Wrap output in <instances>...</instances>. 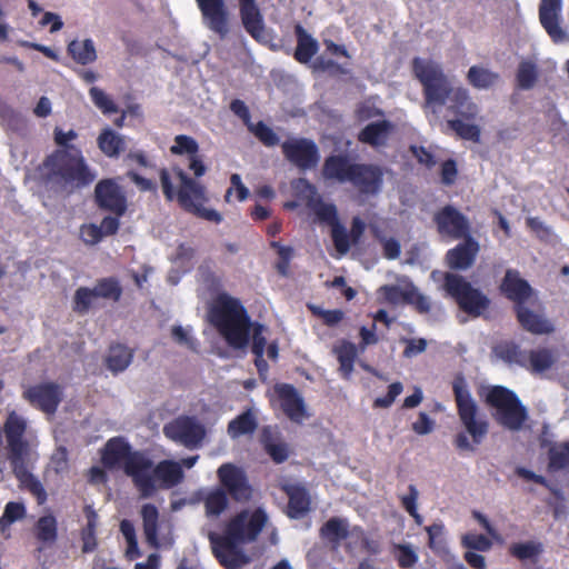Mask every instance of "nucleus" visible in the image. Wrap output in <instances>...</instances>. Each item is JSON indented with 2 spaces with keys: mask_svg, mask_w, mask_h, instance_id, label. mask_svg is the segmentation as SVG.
Returning <instances> with one entry per match:
<instances>
[{
  "mask_svg": "<svg viewBox=\"0 0 569 569\" xmlns=\"http://www.w3.org/2000/svg\"><path fill=\"white\" fill-rule=\"evenodd\" d=\"M77 138L78 133L73 129L64 132L58 127L54 128L53 139L58 148L40 166L43 183L57 193H74L96 179V173L88 166L81 149L69 143Z\"/></svg>",
  "mask_w": 569,
  "mask_h": 569,
  "instance_id": "nucleus-1",
  "label": "nucleus"
},
{
  "mask_svg": "<svg viewBox=\"0 0 569 569\" xmlns=\"http://www.w3.org/2000/svg\"><path fill=\"white\" fill-rule=\"evenodd\" d=\"M412 71L422 84L427 103L443 106L448 101V110L458 116V119L472 121L477 118L479 109L468 90L451 87L437 62L417 57L412 60Z\"/></svg>",
  "mask_w": 569,
  "mask_h": 569,
  "instance_id": "nucleus-2",
  "label": "nucleus"
},
{
  "mask_svg": "<svg viewBox=\"0 0 569 569\" xmlns=\"http://www.w3.org/2000/svg\"><path fill=\"white\" fill-rule=\"evenodd\" d=\"M268 520L267 513L258 508L249 513L242 510L229 520L223 535L210 533L212 551L226 569H239L247 563V558L238 546L254 541Z\"/></svg>",
  "mask_w": 569,
  "mask_h": 569,
  "instance_id": "nucleus-3",
  "label": "nucleus"
},
{
  "mask_svg": "<svg viewBox=\"0 0 569 569\" xmlns=\"http://www.w3.org/2000/svg\"><path fill=\"white\" fill-rule=\"evenodd\" d=\"M101 463L109 470L122 467L142 498H150L156 493L154 480L150 475L151 458L143 451L132 450L124 438L113 437L106 442L101 450Z\"/></svg>",
  "mask_w": 569,
  "mask_h": 569,
  "instance_id": "nucleus-4",
  "label": "nucleus"
},
{
  "mask_svg": "<svg viewBox=\"0 0 569 569\" xmlns=\"http://www.w3.org/2000/svg\"><path fill=\"white\" fill-rule=\"evenodd\" d=\"M210 321L234 350H243L249 346L251 337V319L241 301L227 293H220L209 312Z\"/></svg>",
  "mask_w": 569,
  "mask_h": 569,
  "instance_id": "nucleus-5",
  "label": "nucleus"
},
{
  "mask_svg": "<svg viewBox=\"0 0 569 569\" xmlns=\"http://www.w3.org/2000/svg\"><path fill=\"white\" fill-rule=\"evenodd\" d=\"M217 477L220 487L199 492L208 518L219 517L228 508V495L237 502H246L252 497V488L242 468L231 462L222 463Z\"/></svg>",
  "mask_w": 569,
  "mask_h": 569,
  "instance_id": "nucleus-6",
  "label": "nucleus"
},
{
  "mask_svg": "<svg viewBox=\"0 0 569 569\" xmlns=\"http://www.w3.org/2000/svg\"><path fill=\"white\" fill-rule=\"evenodd\" d=\"M174 174L180 186L174 189L169 171L162 168L159 171V178L164 198L168 201L178 200L179 206L187 212L194 214L203 220L220 223L222 216L214 209L206 208L203 204L208 201L206 188L194 179L190 178L181 168H176Z\"/></svg>",
  "mask_w": 569,
  "mask_h": 569,
  "instance_id": "nucleus-7",
  "label": "nucleus"
},
{
  "mask_svg": "<svg viewBox=\"0 0 569 569\" xmlns=\"http://www.w3.org/2000/svg\"><path fill=\"white\" fill-rule=\"evenodd\" d=\"M486 402L496 409L493 418L498 425L510 431L523 428L528 411L512 390L503 386H493L486 396Z\"/></svg>",
  "mask_w": 569,
  "mask_h": 569,
  "instance_id": "nucleus-8",
  "label": "nucleus"
},
{
  "mask_svg": "<svg viewBox=\"0 0 569 569\" xmlns=\"http://www.w3.org/2000/svg\"><path fill=\"white\" fill-rule=\"evenodd\" d=\"M441 287L462 311L472 317L481 316L490 307V299L461 274L445 272Z\"/></svg>",
  "mask_w": 569,
  "mask_h": 569,
  "instance_id": "nucleus-9",
  "label": "nucleus"
},
{
  "mask_svg": "<svg viewBox=\"0 0 569 569\" xmlns=\"http://www.w3.org/2000/svg\"><path fill=\"white\" fill-rule=\"evenodd\" d=\"M311 194L306 199V207L315 214L320 224L329 226L331 229V239L338 253L346 254L350 250L348 231L340 222L337 206L332 202L323 201L322 197L316 191L315 186L307 182Z\"/></svg>",
  "mask_w": 569,
  "mask_h": 569,
  "instance_id": "nucleus-10",
  "label": "nucleus"
},
{
  "mask_svg": "<svg viewBox=\"0 0 569 569\" xmlns=\"http://www.w3.org/2000/svg\"><path fill=\"white\" fill-rule=\"evenodd\" d=\"M452 391L457 405L458 416L465 426L467 432L471 436L476 445L481 443L488 433V421L478 419V406L472 399L466 379L462 375L455 377L452 382Z\"/></svg>",
  "mask_w": 569,
  "mask_h": 569,
  "instance_id": "nucleus-11",
  "label": "nucleus"
},
{
  "mask_svg": "<svg viewBox=\"0 0 569 569\" xmlns=\"http://www.w3.org/2000/svg\"><path fill=\"white\" fill-rule=\"evenodd\" d=\"M28 428L27 420L16 411H10L3 423L10 466L26 461L29 443L24 438Z\"/></svg>",
  "mask_w": 569,
  "mask_h": 569,
  "instance_id": "nucleus-12",
  "label": "nucleus"
},
{
  "mask_svg": "<svg viewBox=\"0 0 569 569\" xmlns=\"http://www.w3.org/2000/svg\"><path fill=\"white\" fill-rule=\"evenodd\" d=\"M164 436L186 448L196 449L202 445L206 428L196 417L179 416L163 427Z\"/></svg>",
  "mask_w": 569,
  "mask_h": 569,
  "instance_id": "nucleus-13",
  "label": "nucleus"
},
{
  "mask_svg": "<svg viewBox=\"0 0 569 569\" xmlns=\"http://www.w3.org/2000/svg\"><path fill=\"white\" fill-rule=\"evenodd\" d=\"M281 151L287 161L300 171L315 169L320 161L317 143L308 138H290L281 143Z\"/></svg>",
  "mask_w": 569,
  "mask_h": 569,
  "instance_id": "nucleus-14",
  "label": "nucleus"
},
{
  "mask_svg": "<svg viewBox=\"0 0 569 569\" xmlns=\"http://www.w3.org/2000/svg\"><path fill=\"white\" fill-rule=\"evenodd\" d=\"M22 398L31 407L53 415L63 399V390L56 382L48 381L23 388Z\"/></svg>",
  "mask_w": 569,
  "mask_h": 569,
  "instance_id": "nucleus-15",
  "label": "nucleus"
},
{
  "mask_svg": "<svg viewBox=\"0 0 569 569\" xmlns=\"http://www.w3.org/2000/svg\"><path fill=\"white\" fill-rule=\"evenodd\" d=\"M433 222L439 234L459 240L471 234L469 219L451 204H447L433 214Z\"/></svg>",
  "mask_w": 569,
  "mask_h": 569,
  "instance_id": "nucleus-16",
  "label": "nucleus"
},
{
  "mask_svg": "<svg viewBox=\"0 0 569 569\" xmlns=\"http://www.w3.org/2000/svg\"><path fill=\"white\" fill-rule=\"evenodd\" d=\"M94 201L104 211L122 217L127 209V196L113 179L100 180L94 188Z\"/></svg>",
  "mask_w": 569,
  "mask_h": 569,
  "instance_id": "nucleus-17",
  "label": "nucleus"
},
{
  "mask_svg": "<svg viewBox=\"0 0 569 569\" xmlns=\"http://www.w3.org/2000/svg\"><path fill=\"white\" fill-rule=\"evenodd\" d=\"M516 319L522 330L533 336H549L556 331L555 322L547 317L542 307L532 310L526 305L513 306Z\"/></svg>",
  "mask_w": 569,
  "mask_h": 569,
  "instance_id": "nucleus-18",
  "label": "nucleus"
},
{
  "mask_svg": "<svg viewBox=\"0 0 569 569\" xmlns=\"http://www.w3.org/2000/svg\"><path fill=\"white\" fill-rule=\"evenodd\" d=\"M203 24L221 39L229 33V12L224 0H196Z\"/></svg>",
  "mask_w": 569,
  "mask_h": 569,
  "instance_id": "nucleus-19",
  "label": "nucleus"
},
{
  "mask_svg": "<svg viewBox=\"0 0 569 569\" xmlns=\"http://www.w3.org/2000/svg\"><path fill=\"white\" fill-rule=\"evenodd\" d=\"M362 196H377L383 184L382 169L372 163H356L349 181Z\"/></svg>",
  "mask_w": 569,
  "mask_h": 569,
  "instance_id": "nucleus-20",
  "label": "nucleus"
},
{
  "mask_svg": "<svg viewBox=\"0 0 569 569\" xmlns=\"http://www.w3.org/2000/svg\"><path fill=\"white\" fill-rule=\"evenodd\" d=\"M461 240L462 242H459L456 247L446 252V264L451 270L463 271L469 269L475 263L479 253V242L472 236Z\"/></svg>",
  "mask_w": 569,
  "mask_h": 569,
  "instance_id": "nucleus-21",
  "label": "nucleus"
},
{
  "mask_svg": "<svg viewBox=\"0 0 569 569\" xmlns=\"http://www.w3.org/2000/svg\"><path fill=\"white\" fill-rule=\"evenodd\" d=\"M238 2L240 19L244 30L257 42L264 43L267 41L266 26L256 0H238Z\"/></svg>",
  "mask_w": 569,
  "mask_h": 569,
  "instance_id": "nucleus-22",
  "label": "nucleus"
},
{
  "mask_svg": "<svg viewBox=\"0 0 569 569\" xmlns=\"http://www.w3.org/2000/svg\"><path fill=\"white\" fill-rule=\"evenodd\" d=\"M499 288L501 293L513 302V306L526 305L533 295L530 283L521 278L519 271L515 269L506 271Z\"/></svg>",
  "mask_w": 569,
  "mask_h": 569,
  "instance_id": "nucleus-23",
  "label": "nucleus"
},
{
  "mask_svg": "<svg viewBox=\"0 0 569 569\" xmlns=\"http://www.w3.org/2000/svg\"><path fill=\"white\" fill-rule=\"evenodd\" d=\"M560 10L561 0H541L539 6L540 23L555 43H561L568 39L559 23Z\"/></svg>",
  "mask_w": 569,
  "mask_h": 569,
  "instance_id": "nucleus-24",
  "label": "nucleus"
},
{
  "mask_svg": "<svg viewBox=\"0 0 569 569\" xmlns=\"http://www.w3.org/2000/svg\"><path fill=\"white\" fill-rule=\"evenodd\" d=\"M274 391L282 411L290 420L301 422L307 417L305 401L292 385H276Z\"/></svg>",
  "mask_w": 569,
  "mask_h": 569,
  "instance_id": "nucleus-25",
  "label": "nucleus"
},
{
  "mask_svg": "<svg viewBox=\"0 0 569 569\" xmlns=\"http://www.w3.org/2000/svg\"><path fill=\"white\" fill-rule=\"evenodd\" d=\"M150 475L153 477L156 490L158 489L157 482L161 489H171L178 486L184 477L180 462L169 459L161 460L156 466L152 465Z\"/></svg>",
  "mask_w": 569,
  "mask_h": 569,
  "instance_id": "nucleus-26",
  "label": "nucleus"
},
{
  "mask_svg": "<svg viewBox=\"0 0 569 569\" xmlns=\"http://www.w3.org/2000/svg\"><path fill=\"white\" fill-rule=\"evenodd\" d=\"M357 162H352L348 154H331L325 159L322 176L326 180L340 183L349 182Z\"/></svg>",
  "mask_w": 569,
  "mask_h": 569,
  "instance_id": "nucleus-27",
  "label": "nucleus"
},
{
  "mask_svg": "<svg viewBox=\"0 0 569 569\" xmlns=\"http://www.w3.org/2000/svg\"><path fill=\"white\" fill-rule=\"evenodd\" d=\"M385 291L389 300L396 301L402 299L408 305L413 306L419 313H428L431 310L429 298L419 292L412 284L406 289H401L397 286H386Z\"/></svg>",
  "mask_w": 569,
  "mask_h": 569,
  "instance_id": "nucleus-28",
  "label": "nucleus"
},
{
  "mask_svg": "<svg viewBox=\"0 0 569 569\" xmlns=\"http://www.w3.org/2000/svg\"><path fill=\"white\" fill-rule=\"evenodd\" d=\"M283 489L288 496V516L292 519H299L307 515L311 505L308 490L300 485H288Z\"/></svg>",
  "mask_w": 569,
  "mask_h": 569,
  "instance_id": "nucleus-29",
  "label": "nucleus"
},
{
  "mask_svg": "<svg viewBox=\"0 0 569 569\" xmlns=\"http://www.w3.org/2000/svg\"><path fill=\"white\" fill-rule=\"evenodd\" d=\"M278 433L273 427L264 426L260 433V443L274 463L284 462L290 455L289 446L283 441H278Z\"/></svg>",
  "mask_w": 569,
  "mask_h": 569,
  "instance_id": "nucleus-30",
  "label": "nucleus"
},
{
  "mask_svg": "<svg viewBox=\"0 0 569 569\" xmlns=\"http://www.w3.org/2000/svg\"><path fill=\"white\" fill-rule=\"evenodd\" d=\"M293 32L297 40L293 58L299 63L307 64L318 52L319 43L300 23L295 24Z\"/></svg>",
  "mask_w": 569,
  "mask_h": 569,
  "instance_id": "nucleus-31",
  "label": "nucleus"
},
{
  "mask_svg": "<svg viewBox=\"0 0 569 569\" xmlns=\"http://www.w3.org/2000/svg\"><path fill=\"white\" fill-rule=\"evenodd\" d=\"M392 130L393 124L389 120L370 122L360 130L358 140L375 148L382 147L387 143Z\"/></svg>",
  "mask_w": 569,
  "mask_h": 569,
  "instance_id": "nucleus-32",
  "label": "nucleus"
},
{
  "mask_svg": "<svg viewBox=\"0 0 569 569\" xmlns=\"http://www.w3.org/2000/svg\"><path fill=\"white\" fill-rule=\"evenodd\" d=\"M557 361L556 353L552 349L541 347L531 349L526 353L523 368L531 373H542L551 369Z\"/></svg>",
  "mask_w": 569,
  "mask_h": 569,
  "instance_id": "nucleus-33",
  "label": "nucleus"
},
{
  "mask_svg": "<svg viewBox=\"0 0 569 569\" xmlns=\"http://www.w3.org/2000/svg\"><path fill=\"white\" fill-rule=\"evenodd\" d=\"M11 468L16 478L37 499L38 505H44L48 499L47 491L41 481L28 470L26 461Z\"/></svg>",
  "mask_w": 569,
  "mask_h": 569,
  "instance_id": "nucleus-34",
  "label": "nucleus"
},
{
  "mask_svg": "<svg viewBox=\"0 0 569 569\" xmlns=\"http://www.w3.org/2000/svg\"><path fill=\"white\" fill-rule=\"evenodd\" d=\"M97 144L100 151L108 158H119L127 149L124 136L109 127L101 130L97 138Z\"/></svg>",
  "mask_w": 569,
  "mask_h": 569,
  "instance_id": "nucleus-35",
  "label": "nucleus"
},
{
  "mask_svg": "<svg viewBox=\"0 0 569 569\" xmlns=\"http://www.w3.org/2000/svg\"><path fill=\"white\" fill-rule=\"evenodd\" d=\"M142 528L146 542L154 549L160 547L158 538L159 510L152 503H146L141 508Z\"/></svg>",
  "mask_w": 569,
  "mask_h": 569,
  "instance_id": "nucleus-36",
  "label": "nucleus"
},
{
  "mask_svg": "<svg viewBox=\"0 0 569 569\" xmlns=\"http://www.w3.org/2000/svg\"><path fill=\"white\" fill-rule=\"evenodd\" d=\"M258 428V420L252 409H247L242 413L229 421L227 432L231 439H237L244 435H252Z\"/></svg>",
  "mask_w": 569,
  "mask_h": 569,
  "instance_id": "nucleus-37",
  "label": "nucleus"
},
{
  "mask_svg": "<svg viewBox=\"0 0 569 569\" xmlns=\"http://www.w3.org/2000/svg\"><path fill=\"white\" fill-rule=\"evenodd\" d=\"M319 532L323 540L339 545L349 537V523L347 519L332 517L321 526Z\"/></svg>",
  "mask_w": 569,
  "mask_h": 569,
  "instance_id": "nucleus-38",
  "label": "nucleus"
},
{
  "mask_svg": "<svg viewBox=\"0 0 569 569\" xmlns=\"http://www.w3.org/2000/svg\"><path fill=\"white\" fill-rule=\"evenodd\" d=\"M333 352L339 361V370L343 379H349L352 371L355 361L357 359V347L355 343L342 340L333 348Z\"/></svg>",
  "mask_w": 569,
  "mask_h": 569,
  "instance_id": "nucleus-39",
  "label": "nucleus"
},
{
  "mask_svg": "<svg viewBox=\"0 0 569 569\" xmlns=\"http://www.w3.org/2000/svg\"><path fill=\"white\" fill-rule=\"evenodd\" d=\"M508 552L519 561L530 560L536 563L543 552V546L539 541L513 542L509 546Z\"/></svg>",
  "mask_w": 569,
  "mask_h": 569,
  "instance_id": "nucleus-40",
  "label": "nucleus"
},
{
  "mask_svg": "<svg viewBox=\"0 0 569 569\" xmlns=\"http://www.w3.org/2000/svg\"><path fill=\"white\" fill-rule=\"evenodd\" d=\"M132 358L133 352L128 347L120 343L111 346L106 359L107 367L113 373L121 372L129 367Z\"/></svg>",
  "mask_w": 569,
  "mask_h": 569,
  "instance_id": "nucleus-41",
  "label": "nucleus"
},
{
  "mask_svg": "<svg viewBox=\"0 0 569 569\" xmlns=\"http://www.w3.org/2000/svg\"><path fill=\"white\" fill-rule=\"evenodd\" d=\"M68 53L80 64H89L97 59L94 43L91 39L73 40L68 44Z\"/></svg>",
  "mask_w": 569,
  "mask_h": 569,
  "instance_id": "nucleus-42",
  "label": "nucleus"
},
{
  "mask_svg": "<svg viewBox=\"0 0 569 569\" xmlns=\"http://www.w3.org/2000/svg\"><path fill=\"white\" fill-rule=\"evenodd\" d=\"M495 355L508 365H517L521 368L525 366L527 351L522 350L519 345L513 341H505L498 343L493 348Z\"/></svg>",
  "mask_w": 569,
  "mask_h": 569,
  "instance_id": "nucleus-43",
  "label": "nucleus"
},
{
  "mask_svg": "<svg viewBox=\"0 0 569 569\" xmlns=\"http://www.w3.org/2000/svg\"><path fill=\"white\" fill-rule=\"evenodd\" d=\"M92 290L94 291L93 293L96 298H102L114 302H118L121 299L123 291L119 279L116 277L98 279Z\"/></svg>",
  "mask_w": 569,
  "mask_h": 569,
  "instance_id": "nucleus-44",
  "label": "nucleus"
},
{
  "mask_svg": "<svg viewBox=\"0 0 569 569\" xmlns=\"http://www.w3.org/2000/svg\"><path fill=\"white\" fill-rule=\"evenodd\" d=\"M500 79L499 73L487 68L472 66L467 73V80L476 89H489Z\"/></svg>",
  "mask_w": 569,
  "mask_h": 569,
  "instance_id": "nucleus-45",
  "label": "nucleus"
},
{
  "mask_svg": "<svg viewBox=\"0 0 569 569\" xmlns=\"http://www.w3.org/2000/svg\"><path fill=\"white\" fill-rule=\"evenodd\" d=\"M548 470L560 471L569 469V440L552 443L548 449Z\"/></svg>",
  "mask_w": 569,
  "mask_h": 569,
  "instance_id": "nucleus-46",
  "label": "nucleus"
},
{
  "mask_svg": "<svg viewBox=\"0 0 569 569\" xmlns=\"http://www.w3.org/2000/svg\"><path fill=\"white\" fill-rule=\"evenodd\" d=\"M465 119H450L447 121L448 127L463 140L480 142L481 130L480 127L473 123H466Z\"/></svg>",
  "mask_w": 569,
  "mask_h": 569,
  "instance_id": "nucleus-47",
  "label": "nucleus"
},
{
  "mask_svg": "<svg viewBox=\"0 0 569 569\" xmlns=\"http://www.w3.org/2000/svg\"><path fill=\"white\" fill-rule=\"evenodd\" d=\"M36 537L43 543H53L58 537L57 520L53 516L40 517L36 523Z\"/></svg>",
  "mask_w": 569,
  "mask_h": 569,
  "instance_id": "nucleus-48",
  "label": "nucleus"
},
{
  "mask_svg": "<svg viewBox=\"0 0 569 569\" xmlns=\"http://www.w3.org/2000/svg\"><path fill=\"white\" fill-rule=\"evenodd\" d=\"M538 79L537 66L531 61H521L518 66L516 80L521 90L533 88Z\"/></svg>",
  "mask_w": 569,
  "mask_h": 569,
  "instance_id": "nucleus-49",
  "label": "nucleus"
},
{
  "mask_svg": "<svg viewBox=\"0 0 569 569\" xmlns=\"http://www.w3.org/2000/svg\"><path fill=\"white\" fill-rule=\"evenodd\" d=\"M26 507L22 502L9 501L0 517V531L4 532L13 522L26 517Z\"/></svg>",
  "mask_w": 569,
  "mask_h": 569,
  "instance_id": "nucleus-50",
  "label": "nucleus"
},
{
  "mask_svg": "<svg viewBox=\"0 0 569 569\" xmlns=\"http://www.w3.org/2000/svg\"><path fill=\"white\" fill-rule=\"evenodd\" d=\"M92 288L79 287L73 296L72 310L79 315L89 312L96 296Z\"/></svg>",
  "mask_w": 569,
  "mask_h": 569,
  "instance_id": "nucleus-51",
  "label": "nucleus"
},
{
  "mask_svg": "<svg viewBox=\"0 0 569 569\" xmlns=\"http://www.w3.org/2000/svg\"><path fill=\"white\" fill-rule=\"evenodd\" d=\"M248 129L266 147H274L280 141L278 134L263 121H258L256 124L251 123Z\"/></svg>",
  "mask_w": 569,
  "mask_h": 569,
  "instance_id": "nucleus-52",
  "label": "nucleus"
},
{
  "mask_svg": "<svg viewBox=\"0 0 569 569\" xmlns=\"http://www.w3.org/2000/svg\"><path fill=\"white\" fill-rule=\"evenodd\" d=\"M170 152L176 156L188 154L199 152V144L194 138L186 134H178L174 138V143L170 147Z\"/></svg>",
  "mask_w": 569,
  "mask_h": 569,
  "instance_id": "nucleus-53",
  "label": "nucleus"
},
{
  "mask_svg": "<svg viewBox=\"0 0 569 569\" xmlns=\"http://www.w3.org/2000/svg\"><path fill=\"white\" fill-rule=\"evenodd\" d=\"M90 98L93 104L104 114H111L118 111L117 104L110 97L100 88L91 87L89 90Z\"/></svg>",
  "mask_w": 569,
  "mask_h": 569,
  "instance_id": "nucleus-54",
  "label": "nucleus"
},
{
  "mask_svg": "<svg viewBox=\"0 0 569 569\" xmlns=\"http://www.w3.org/2000/svg\"><path fill=\"white\" fill-rule=\"evenodd\" d=\"M461 543L470 551H488L492 547L491 540L481 533L468 532L462 536Z\"/></svg>",
  "mask_w": 569,
  "mask_h": 569,
  "instance_id": "nucleus-55",
  "label": "nucleus"
},
{
  "mask_svg": "<svg viewBox=\"0 0 569 569\" xmlns=\"http://www.w3.org/2000/svg\"><path fill=\"white\" fill-rule=\"evenodd\" d=\"M231 187L226 191L224 200L230 202V198L236 192L238 201H244L249 197V189L242 183L241 177L238 173H232L230 177Z\"/></svg>",
  "mask_w": 569,
  "mask_h": 569,
  "instance_id": "nucleus-56",
  "label": "nucleus"
},
{
  "mask_svg": "<svg viewBox=\"0 0 569 569\" xmlns=\"http://www.w3.org/2000/svg\"><path fill=\"white\" fill-rule=\"evenodd\" d=\"M266 327L260 322H252L251 331H252V343H251V352L252 353H264L267 339L263 336L266 331Z\"/></svg>",
  "mask_w": 569,
  "mask_h": 569,
  "instance_id": "nucleus-57",
  "label": "nucleus"
},
{
  "mask_svg": "<svg viewBox=\"0 0 569 569\" xmlns=\"http://www.w3.org/2000/svg\"><path fill=\"white\" fill-rule=\"evenodd\" d=\"M81 240L90 246H94L102 240V230L94 223H84L80 227Z\"/></svg>",
  "mask_w": 569,
  "mask_h": 569,
  "instance_id": "nucleus-58",
  "label": "nucleus"
},
{
  "mask_svg": "<svg viewBox=\"0 0 569 569\" xmlns=\"http://www.w3.org/2000/svg\"><path fill=\"white\" fill-rule=\"evenodd\" d=\"M418 561V556L410 546L399 545L397 552L398 566L402 569L411 568Z\"/></svg>",
  "mask_w": 569,
  "mask_h": 569,
  "instance_id": "nucleus-59",
  "label": "nucleus"
},
{
  "mask_svg": "<svg viewBox=\"0 0 569 569\" xmlns=\"http://www.w3.org/2000/svg\"><path fill=\"white\" fill-rule=\"evenodd\" d=\"M403 387L402 383L397 381L392 382L388 387V392L383 397H379L373 401V407L376 408H388L390 407L396 398L402 392Z\"/></svg>",
  "mask_w": 569,
  "mask_h": 569,
  "instance_id": "nucleus-60",
  "label": "nucleus"
},
{
  "mask_svg": "<svg viewBox=\"0 0 569 569\" xmlns=\"http://www.w3.org/2000/svg\"><path fill=\"white\" fill-rule=\"evenodd\" d=\"M312 312L320 317L323 323L328 327L338 325L345 318V312L340 309L323 310L320 308H313Z\"/></svg>",
  "mask_w": 569,
  "mask_h": 569,
  "instance_id": "nucleus-61",
  "label": "nucleus"
},
{
  "mask_svg": "<svg viewBox=\"0 0 569 569\" xmlns=\"http://www.w3.org/2000/svg\"><path fill=\"white\" fill-rule=\"evenodd\" d=\"M201 280L203 284L207 287L210 291H218L222 288V279L221 277L217 276L213 271H211L209 268H204L201 266L199 268Z\"/></svg>",
  "mask_w": 569,
  "mask_h": 569,
  "instance_id": "nucleus-62",
  "label": "nucleus"
},
{
  "mask_svg": "<svg viewBox=\"0 0 569 569\" xmlns=\"http://www.w3.org/2000/svg\"><path fill=\"white\" fill-rule=\"evenodd\" d=\"M412 154L417 159V161L428 169H431L436 166L437 160L433 153H431L429 150H427L425 147L420 146H411L410 148Z\"/></svg>",
  "mask_w": 569,
  "mask_h": 569,
  "instance_id": "nucleus-63",
  "label": "nucleus"
},
{
  "mask_svg": "<svg viewBox=\"0 0 569 569\" xmlns=\"http://www.w3.org/2000/svg\"><path fill=\"white\" fill-rule=\"evenodd\" d=\"M441 182L451 186L458 176L457 163L453 159H448L441 164Z\"/></svg>",
  "mask_w": 569,
  "mask_h": 569,
  "instance_id": "nucleus-64",
  "label": "nucleus"
}]
</instances>
